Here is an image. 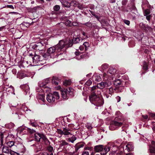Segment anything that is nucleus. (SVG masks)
Segmentation results:
<instances>
[{
  "mask_svg": "<svg viewBox=\"0 0 155 155\" xmlns=\"http://www.w3.org/2000/svg\"><path fill=\"white\" fill-rule=\"evenodd\" d=\"M116 99H117V102H119L120 101V99H121V98H120V97L119 96H117L116 97Z\"/></svg>",
  "mask_w": 155,
  "mask_h": 155,
  "instance_id": "nucleus-62",
  "label": "nucleus"
},
{
  "mask_svg": "<svg viewBox=\"0 0 155 155\" xmlns=\"http://www.w3.org/2000/svg\"><path fill=\"white\" fill-rule=\"evenodd\" d=\"M42 138V140H43V142L46 145H49L50 144V142L46 137L44 135L43 136Z\"/></svg>",
  "mask_w": 155,
  "mask_h": 155,
  "instance_id": "nucleus-30",
  "label": "nucleus"
},
{
  "mask_svg": "<svg viewBox=\"0 0 155 155\" xmlns=\"http://www.w3.org/2000/svg\"><path fill=\"white\" fill-rule=\"evenodd\" d=\"M133 144L129 142L126 146V148L125 150H124V147H120V150L122 153L123 151L125 153L126 151L128 152L131 151L133 150Z\"/></svg>",
  "mask_w": 155,
  "mask_h": 155,
  "instance_id": "nucleus-6",
  "label": "nucleus"
},
{
  "mask_svg": "<svg viewBox=\"0 0 155 155\" xmlns=\"http://www.w3.org/2000/svg\"><path fill=\"white\" fill-rule=\"evenodd\" d=\"M8 125L9 128L13 127L14 126V124L12 123H10Z\"/></svg>",
  "mask_w": 155,
  "mask_h": 155,
  "instance_id": "nucleus-61",
  "label": "nucleus"
},
{
  "mask_svg": "<svg viewBox=\"0 0 155 155\" xmlns=\"http://www.w3.org/2000/svg\"><path fill=\"white\" fill-rule=\"evenodd\" d=\"M37 97L40 103L41 104H45V95L43 93L38 94Z\"/></svg>",
  "mask_w": 155,
  "mask_h": 155,
  "instance_id": "nucleus-8",
  "label": "nucleus"
},
{
  "mask_svg": "<svg viewBox=\"0 0 155 155\" xmlns=\"http://www.w3.org/2000/svg\"><path fill=\"white\" fill-rule=\"evenodd\" d=\"M9 148L6 146H4L2 148V151L3 152L6 153H8L10 151Z\"/></svg>",
  "mask_w": 155,
  "mask_h": 155,
  "instance_id": "nucleus-28",
  "label": "nucleus"
},
{
  "mask_svg": "<svg viewBox=\"0 0 155 155\" xmlns=\"http://www.w3.org/2000/svg\"><path fill=\"white\" fill-rule=\"evenodd\" d=\"M33 62L35 64H37L38 63V62L40 61V56L35 54H34V55L33 57H32Z\"/></svg>",
  "mask_w": 155,
  "mask_h": 155,
  "instance_id": "nucleus-11",
  "label": "nucleus"
},
{
  "mask_svg": "<svg viewBox=\"0 0 155 155\" xmlns=\"http://www.w3.org/2000/svg\"><path fill=\"white\" fill-rule=\"evenodd\" d=\"M92 79L93 81H100L101 80V78L100 76L97 74H95L92 77Z\"/></svg>",
  "mask_w": 155,
  "mask_h": 155,
  "instance_id": "nucleus-16",
  "label": "nucleus"
},
{
  "mask_svg": "<svg viewBox=\"0 0 155 155\" xmlns=\"http://www.w3.org/2000/svg\"><path fill=\"white\" fill-rule=\"evenodd\" d=\"M104 87H107L110 86L111 83L110 81L109 80H107L106 81L104 82Z\"/></svg>",
  "mask_w": 155,
  "mask_h": 155,
  "instance_id": "nucleus-35",
  "label": "nucleus"
},
{
  "mask_svg": "<svg viewBox=\"0 0 155 155\" xmlns=\"http://www.w3.org/2000/svg\"><path fill=\"white\" fill-rule=\"evenodd\" d=\"M97 94L94 91L91 92L89 99L91 102L95 105L97 107L101 106L103 104L104 101L101 97H98Z\"/></svg>",
  "mask_w": 155,
  "mask_h": 155,
  "instance_id": "nucleus-2",
  "label": "nucleus"
},
{
  "mask_svg": "<svg viewBox=\"0 0 155 155\" xmlns=\"http://www.w3.org/2000/svg\"><path fill=\"white\" fill-rule=\"evenodd\" d=\"M108 68V65L107 64H104L99 68V69L101 71L106 70Z\"/></svg>",
  "mask_w": 155,
  "mask_h": 155,
  "instance_id": "nucleus-24",
  "label": "nucleus"
},
{
  "mask_svg": "<svg viewBox=\"0 0 155 155\" xmlns=\"http://www.w3.org/2000/svg\"><path fill=\"white\" fill-rule=\"evenodd\" d=\"M44 135L39 133H35V138L36 140L40 141L41 139H42L43 136Z\"/></svg>",
  "mask_w": 155,
  "mask_h": 155,
  "instance_id": "nucleus-10",
  "label": "nucleus"
},
{
  "mask_svg": "<svg viewBox=\"0 0 155 155\" xmlns=\"http://www.w3.org/2000/svg\"><path fill=\"white\" fill-rule=\"evenodd\" d=\"M79 3L75 1H72L71 3V5H72L75 7H77Z\"/></svg>",
  "mask_w": 155,
  "mask_h": 155,
  "instance_id": "nucleus-36",
  "label": "nucleus"
},
{
  "mask_svg": "<svg viewBox=\"0 0 155 155\" xmlns=\"http://www.w3.org/2000/svg\"><path fill=\"white\" fill-rule=\"evenodd\" d=\"M145 16H146V18L147 19V20L149 21H150V19L152 17L151 15H146Z\"/></svg>",
  "mask_w": 155,
  "mask_h": 155,
  "instance_id": "nucleus-54",
  "label": "nucleus"
},
{
  "mask_svg": "<svg viewBox=\"0 0 155 155\" xmlns=\"http://www.w3.org/2000/svg\"><path fill=\"white\" fill-rule=\"evenodd\" d=\"M60 7L58 5H56L54 7V10L55 11H58L60 9Z\"/></svg>",
  "mask_w": 155,
  "mask_h": 155,
  "instance_id": "nucleus-53",
  "label": "nucleus"
},
{
  "mask_svg": "<svg viewBox=\"0 0 155 155\" xmlns=\"http://www.w3.org/2000/svg\"><path fill=\"white\" fill-rule=\"evenodd\" d=\"M24 25L26 26L27 27H29V26L30 24L29 23L27 22H24Z\"/></svg>",
  "mask_w": 155,
  "mask_h": 155,
  "instance_id": "nucleus-64",
  "label": "nucleus"
},
{
  "mask_svg": "<svg viewBox=\"0 0 155 155\" xmlns=\"http://www.w3.org/2000/svg\"><path fill=\"white\" fill-rule=\"evenodd\" d=\"M60 146H65L68 144V143H67L65 140H62L60 141Z\"/></svg>",
  "mask_w": 155,
  "mask_h": 155,
  "instance_id": "nucleus-42",
  "label": "nucleus"
},
{
  "mask_svg": "<svg viewBox=\"0 0 155 155\" xmlns=\"http://www.w3.org/2000/svg\"><path fill=\"white\" fill-rule=\"evenodd\" d=\"M31 125L34 127H36L38 125L37 124L36 122H32L31 123Z\"/></svg>",
  "mask_w": 155,
  "mask_h": 155,
  "instance_id": "nucleus-58",
  "label": "nucleus"
},
{
  "mask_svg": "<svg viewBox=\"0 0 155 155\" xmlns=\"http://www.w3.org/2000/svg\"><path fill=\"white\" fill-rule=\"evenodd\" d=\"M52 94L54 95V97L55 98H56L57 99H59L60 98V96L58 92H54L53 93V94Z\"/></svg>",
  "mask_w": 155,
  "mask_h": 155,
  "instance_id": "nucleus-39",
  "label": "nucleus"
},
{
  "mask_svg": "<svg viewBox=\"0 0 155 155\" xmlns=\"http://www.w3.org/2000/svg\"><path fill=\"white\" fill-rule=\"evenodd\" d=\"M77 7L81 9H82L83 8H87L86 6H83L81 4L79 3V5Z\"/></svg>",
  "mask_w": 155,
  "mask_h": 155,
  "instance_id": "nucleus-45",
  "label": "nucleus"
},
{
  "mask_svg": "<svg viewBox=\"0 0 155 155\" xmlns=\"http://www.w3.org/2000/svg\"><path fill=\"white\" fill-rule=\"evenodd\" d=\"M153 146L150 147V151L151 153H155V142L152 141L151 142Z\"/></svg>",
  "mask_w": 155,
  "mask_h": 155,
  "instance_id": "nucleus-21",
  "label": "nucleus"
},
{
  "mask_svg": "<svg viewBox=\"0 0 155 155\" xmlns=\"http://www.w3.org/2000/svg\"><path fill=\"white\" fill-rule=\"evenodd\" d=\"M64 23L65 25L68 27H71L72 25H73L71 21L68 19H66Z\"/></svg>",
  "mask_w": 155,
  "mask_h": 155,
  "instance_id": "nucleus-31",
  "label": "nucleus"
},
{
  "mask_svg": "<svg viewBox=\"0 0 155 155\" xmlns=\"http://www.w3.org/2000/svg\"><path fill=\"white\" fill-rule=\"evenodd\" d=\"M85 47V50L86 51L88 49V48L89 46V45L88 42H84L83 45Z\"/></svg>",
  "mask_w": 155,
  "mask_h": 155,
  "instance_id": "nucleus-40",
  "label": "nucleus"
},
{
  "mask_svg": "<svg viewBox=\"0 0 155 155\" xmlns=\"http://www.w3.org/2000/svg\"><path fill=\"white\" fill-rule=\"evenodd\" d=\"M9 153L11 155H20L19 153L14 152L13 151L10 150V151L9 152Z\"/></svg>",
  "mask_w": 155,
  "mask_h": 155,
  "instance_id": "nucleus-43",
  "label": "nucleus"
},
{
  "mask_svg": "<svg viewBox=\"0 0 155 155\" xmlns=\"http://www.w3.org/2000/svg\"><path fill=\"white\" fill-rule=\"evenodd\" d=\"M61 2L62 5L65 7L69 8L71 6V3L66 0H62Z\"/></svg>",
  "mask_w": 155,
  "mask_h": 155,
  "instance_id": "nucleus-20",
  "label": "nucleus"
},
{
  "mask_svg": "<svg viewBox=\"0 0 155 155\" xmlns=\"http://www.w3.org/2000/svg\"><path fill=\"white\" fill-rule=\"evenodd\" d=\"M8 89H9V90H8L7 91L8 92H11L12 93H13L14 94H15L14 93V89L13 86H10L8 88Z\"/></svg>",
  "mask_w": 155,
  "mask_h": 155,
  "instance_id": "nucleus-37",
  "label": "nucleus"
},
{
  "mask_svg": "<svg viewBox=\"0 0 155 155\" xmlns=\"http://www.w3.org/2000/svg\"><path fill=\"white\" fill-rule=\"evenodd\" d=\"M143 69L145 70H148V68L147 64L145 62H144L143 63Z\"/></svg>",
  "mask_w": 155,
  "mask_h": 155,
  "instance_id": "nucleus-48",
  "label": "nucleus"
},
{
  "mask_svg": "<svg viewBox=\"0 0 155 155\" xmlns=\"http://www.w3.org/2000/svg\"><path fill=\"white\" fill-rule=\"evenodd\" d=\"M128 1L127 0H123L121 2L122 6H124L127 5V3Z\"/></svg>",
  "mask_w": 155,
  "mask_h": 155,
  "instance_id": "nucleus-51",
  "label": "nucleus"
},
{
  "mask_svg": "<svg viewBox=\"0 0 155 155\" xmlns=\"http://www.w3.org/2000/svg\"><path fill=\"white\" fill-rule=\"evenodd\" d=\"M92 84V81L90 80H88L85 83V85L87 86H90Z\"/></svg>",
  "mask_w": 155,
  "mask_h": 155,
  "instance_id": "nucleus-52",
  "label": "nucleus"
},
{
  "mask_svg": "<svg viewBox=\"0 0 155 155\" xmlns=\"http://www.w3.org/2000/svg\"><path fill=\"white\" fill-rule=\"evenodd\" d=\"M98 87H97V86H94L93 87H91V92L92 91H94L95 92V93H97V88H98Z\"/></svg>",
  "mask_w": 155,
  "mask_h": 155,
  "instance_id": "nucleus-41",
  "label": "nucleus"
},
{
  "mask_svg": "<svg viewBox=\"0 0 155 155\" xmlns=\"http://www.w3.org/2000/svg\"><path fill=\"white\" fill-rule=\"evenodd\" d=\"M121 83V81L119 79H117L114 81V84L117 86H119Z\"/></svg>",
  "mask_w": 155,
  "mask_h": 155,
  "instance_id": "nucleus-34",
  "label": "nucleus"
},
{
  "mask_svg": "<svg viewBox=\"0 0 155 155\" xmlns=\"http://www.w3.org/2000/svg\"><path fill=\"white\" fill-rule=\"evenodd\" d=\"M56 132L60 135V136H58L60 137L62 135H64L68 137V135L70 134H71V130L68 128L66 127L64 128L63 130L60 129H57Z\"/></svg>",
  "mask_w": 155,
  "mask_h": 155,
  "instance_id": "nucleus-5",
  "label": "nucleus"
},
{
  "mask_svg": "<svg viewBox=\"0 0 155 155\" xmlns=\"http://www.w3.org/2000/svg\"><path fill=\"white\" fill-rule=\"evenodd\" d=\"M31 46L32 48L36 50L37 47V43L32 44L31 45Z\"/></svg>",
  "mask_w": 155,
  "mask_h": 155,
  "instance_id": "nucleus-50",
  "label": "nucleus"
},
{
  "mask_svg": "<svg viewBox=\"0 0 155 155\" xmlns=\"http://www.w3.org/2000/svg\"><path fill=\"white\" fill-rule=\"evenodd\" d=\"M43 48L42 44L40 42L37 43V47L36 50L37 51H41L42 50Z\"/></svg>",
  "mask_w": 155,
  "mask_h": 155,
  "instance_id": "nucleus-29",
  "label": "nucleus"
},
{
  "mask_svg": "<svg viewBox=\"0 0 155 155\" xmlns=\"http://www.w3.org/2000/svg\"><path fill=\"white\" fill-rule=\"evenodd\" d=\"M15 149H16L18 152L20 153H24L25 151V148L23 145L21 143L17 144L14 146Z\"/></svg>",
  "mask_w": 155,
  "mask_h": 155,
  "instance_id": "nucleus-7",
  "label": "nucleus"
},
{
  "mask_svg": "<svg viewBox=\"0 0 155 155\" xmlns=\"http://www.w3.org/2000/svg\"><path fill=\"white\" fill-rule=\"evenodd\" d=\"M93 15L96 18H97L98 21H100L99 19L100 18L98 16L96 15L95 14H93Z\"/></svg>",
  "mask_w": 155,
  "mask_h": 155,
  "instance_id": "nucleus-60",
  "label": "nucleus"
},
{
  "mask_svg": "<svg viewBox=\"0 0 155 155\" xmlns=\"http://www.w3.org/2000/svg\"><path fill=\"white\" fill-rule=\"evenodd\" d=\"M116 71V70L112 68H110L107 71L108 73L111 77V79L113 78V76L114 75Z\"/></svg>",
  "mask_w": 155,
  "mask_h": 155,
  "instance_id": "nucleus-14",
  "label": "nucleus"
},
{
  "mask_svg": "<svg viewBox=\"0 0 155 155\" xmlns=\"http://www.w3.org/2000/svg\"><path fill=\"white\" fill-rule=\"evenodd\" d=\"M71 82L69 80H65L64 82V84L65 86H67L70 84Z\"/></svg>",
  "mask_w": 155,
  "mask_h": 155,
  "instance_id": "nucleus-44",
  "label": "nucleus"
},
{
  "mask_svg": "<svg viewBox=\"0 0 155 155\" xmlns=\"http://www.w3.org/2000/svg\"><path fill=\"white\" fill-rule=\"evenodd\" d=\"M79 49L81 51H84V47L83 45H81L79 47Z\"/></svg>",
  "mask_w": 155,
  "mask_h": 155,
  "instance_id": "nucleus-59",
  "label": "nucleus"
},
{
  "mask_svg": "<svg viewBox=\"0 0 155 155\" xmlns=\"http://www.w3.org/2000/svg\"><path fill=\"white\" fill-rule=\"evenodd\" d=\"M104 79L105 80H107L108 79H110L111 78V77L110 75L108 73V72L106 73H104L103 74Z\"/></svg>",
  "mask_w": 155,
  "mask_h": 155,
  "instance_id": "nucleus-26",
  "label": "nucleus"
},
{
  "mask_svg": "<svg viewBox=\"0 0 155 155\" xmlns=\"http://www.w3.org/2000/svg\"><path fill=\"white\" fill-rule=\"evenodd\" d=\"M3 135L4 134L3 133L1 132L0 134V141L1 142V146L3 145Z\"/></svg>",
  "mask_w": 155,
  "mask_h": 155,
  "instance_id": "nucleus-38",
  "label": "nucleus"
},
{
  "mask_svg": "<svg viewBox=\"0 0 155 155\" xmlns=\"http://www.w3.org/2000/svg\"><path fill=\"white\" fill-rule=\"evenodd\" d=\"M112 146L110 147V148H109L110 149H111V150L112 151V153H115V152L118 149V147L117 145H115L113 143H111Z\"/></svg>",
  "mask_w": 155,
  "mask_h": 155,
  "instance_id": "nucleus-23",
  "label": "nucleus"
},
{
  "mask_svg": "<svg viewBox=\"0 0 155 155\" xmlns=\"http://www.w3.org/2000/svg\"><path fill=\"white\" fill-rule=\"evenodd\" d=\"M21 87L26 92V94L29 93V88L28 85L27 84H25L21 86Z\"/></svg>",
  "mask_w": 155,
  "mask_h": 155,
  "instance_id": "nucleus-15",
  "label": "nucleus"
},
{
  "mask_svg": "<svg viewBox=\"0 0 155 155\" xmlns=\"http://www.w3.org/2000/svg\"><path fill=\"white\" fill-rule=\"evenodd\" d=\"M73 41H70L68 42L64 41L63 40H60L59 43L56 45L51 47L48 49L47 52L50 54H52L51 55V58H55L57 57L61 53L59 54L58 52L60 51L64 47L68 48L71 47L73 45Z\"/></svg>",
  "mask_w": 155,
  "mask_h": 155,
  "instance_id": "nucleus-1",
  "label": "nucleus"
},
{
  "mask_svg": "<svg viewBox=\"0 0 155 155\" xmlns=\"http://www.w3.org/2000/svg\"><path fill=\"white\" fill-rule=\"evenodd\" d=\"M150 11L149 10L147 9L145 10V11L144 12V16H146L147 15H150Z\"/></svg>",
  "mask_w": 155,
  "mask_h": 155,
  "instance_id": "nucleus-46",
  "label": "nucleus"
},
{
  "mask_svg": "<svg viewBox=\"0 0 155 155\" xmlns=\"http://www.w3.org/2000/svg\"><path fill=\"white\" fill-rule=\"evenodd\" d=\"M47 149L49 151L51 152L53 151V148L52 147L50 146L48 147Z\"/></svg>",
  "mask_w": 155,
  "mask_h": 155,
  "instance_id": "nucleus-56",
  "label": "nucleus"
},
{
  "mask_svg": "<svg viewBox=\"0 0 155 155\" xmlns=\"http://www.w3.org/2000/svg\"><path fill=\"white\" fill-rule=\"evenodd\" d=\"M102 145H98L94 147V150L95 152H98L101 151L102 149H103Z\"/></svg>",
  "mask_w": 155,
  "mask_h": 155,
  "instance_id": "nucleus-22",
  "label": "nucleus"
},
{
  "mask_svg": "<svg viewBox=\"0 0 155 155\" xmlns=\"http://www.w3.org/2000/svg\"><path fill=\"white\" fill-rule=\"evenodd\" d=\"M73 89L70 87H68L61 91V94L62 97L64 99H68V94L71 95L73 92Z\"/></svg>",
  "mask_w": 155,
  "mask_h": 155,
  "instance_id": "nucleus-4",
  "label": "nucleus"
},
{
  "mask_svg": "<svg viewBox=\"0 0 155 155\" xmlns=\"http://www.w3.org/2000/svg\"><path fill=\"white\" fill-rule=\"evenodd\" d=\"M82 40V38L81 37L76 38H75L73 43L75 44L79 43L80 41H81Z\"/></svg>",
  "mask_w": 155,
  "mask_h": 155,
  "instance_id": "nucleus-33",
  "label": "nucleus"
},
{
  "mask_svg": "<svg viewBox=\"0 0 155 155\" xmlns=\"http://www.w3.org/2000/svg\"><path fill=\"white\" fill-rule=\"evenodd\" d=\"M119 9L121 11L123 12H128L129 10L130 9V7L129 5H128L127 6L126 5L124 6H122Z\"/></svg>",
  "mask_w": 155,
  "mask_h": 155,
  "instance_id": "nucleus-18",
  "label": "nucleus"
},
{
  "mask_svg": "<svg viewBox=\"0 0 155 155\" xmlns=\"http://www.w3.org/2000/svg\"><path fill=\"white\" fill-rule=\"evenodd\" d=\"M89 153L88 151H84L83 152L82 155H89Z\"/></svg>",
  "mask_w": 155,
  "mask_h": 155,
  "instance_id": "nucleus-57",
  "label": "nucleus"
},
{
  "mask_svg": "<svg viewBox=\"0 0 155 155\" xmlns=\"http://www.w3.org/2000/svg\"><path fill=\"white\" fill-rule=\"evenodd\" d=\"M49 81L48 79H46L40 81L38 83V86L41 87H43L48 84Z\"/></svg>",
  "mask_w": 155,
  "mask_h": 155,
  "instance_id": "nucleus-17",
  "label": "nucleus"
},
{
  "mask_svg": "<svg viewBox=\"0 0 155 155\" xmlns=\"http://www.w3.org/2000/svg\"><path fill=\"white\" fill-rule=\"evenodd\" d=\"M97 87L100 89H102L104 88V82H101L97 84Z\"/></svg>",
  "mask_w": 155,
  "mask_h": 155,
  "instance_id": "nucleus-32",
  "label": "nucleus"
},
{
  "mask_svg": "<svg viewBox=\"0 0 155 155\" xmlns=\"http://www.w3.org/2000/svg\"><path fill=\"white\" fill-rule=\"evenodd\" d=\"M119 9L121 11L123 12H128L129 10L130 9V7L129 5H128L127 6L126 5L124 6H122Z\"/></svg>",
  "mask_w": 155,
  "mask_h": 155,
  "instance_id": "nucleus-19",
  "label": "nucleus"
},
{
  "mask_svg": "<svg viewBox=\"0 0 155 155\" xmlns=\"http://www.w3.org/2000/svg\"><path fill=\"white\" fill-rule=\"evenodd\" d=\"M21 109L22 110H23L24 112L27 111L28 110V108L25 106H22Z\"/></svg>",
  "mask_w": 155,
  "mask_h": 155,
  "instance_id": "nucleus-49",
  "label": "nucleus"
},
{
  "mask_svg": "<svg viewBox=\"0 0 155 155\" xmlns=\"http://www.w3.org/2000/svg\"><path fill=\"white\" fill-rule=\"evenodd\" d=\"M123 123V121L120 117H116L114 120L111 122L109 126L110 129L111 130H114L117 127L121 126Z\"/></svg>",
  "mask_w": 155,
  "mask_h": 155,
  "instance_id": "nucleus-3",
  "label": "nucleus"
},
{
  "mask_svg": "<svg viewBox=\"0 0 155 155\" xmlns=\"http://www.w3.org/2000/svg\"><path fill=\"white\" fill-rule=\"evenodd\" d=\"M116 71V70L112 68H110L107 71L108 73L111 77V79L113 78V76L114 75Z\"/></svg>",
  "mask_w": 155,
  "mask_h": 155,
  "instance_id": "nucleus-13",
  "label": "nucleus"
},
{
  "mask_svg": "<svg viewBox=\"0 0 155 155\" xmlns=\"http://www.w3.org/2000/svg\"><path fill=\"white\" fill-rule=\"evenodd\" d=\"M27 130L29 133L31 134H33L35 132V130L28 128H27Z\"/></svg>",
  "mask_w": 155,
  "mask_h": 155,
  "instance_id": "nucleus-47",
  "label": "nucleus"
},
{
  "mask_svg": "<svg viewBox=\"0 0 155 155\" xmlns=\"http://www.w3.org/2000/svg\"><path fill=\"white\" fill-rule=\"evenodd\" d=\"M55 97L51 94H49L47 96L46 99L50 103H53L55 101Z\"/></svg>",
  "mask_w": 155,
  "mask_h": 155,
  "instance_id": "nucleus-9",
  "label": "nucleus"
},
{
  "mask_svg": "<svg viewBox=\"0 0 155 155\" xmlns=\"http://www.w3.org/2000/svg\"><path fill=\"white\" fill-rule=\"evenodd\" d=\"M7 145L9 147H13L12 148V149H15V147H14V146L16 145L14 144V143L13 141H8L7 142Z\"/></svg>",
  "mask_w": 155,
  "mask_h": 155,
  "instance_id": "nucleus-27",
  "label": "nucleus"
},
{
  "mask_svg": "<svg viewBox=\"0 0 155 155\" xmlns=\"http://www.w3.org/2000/svg\"><path fill=\"white\" fill-rule=\"evenodd\" d=\"M110 150V149L109 146H106L104 147L103 146V149L101 152V155H104L106 154Z\"/></svg>",
  "mask_w": 155,
  "mask_h": 155,
  "instance_id": "nucleus-12",
  "label": "nucleus"
},
{
  "mask_svg": "<svg viewBox=\"0 0 155 155\" xmlns=\"http://www.w3.org/2000/svg\"><path fill=\"white\" fill-rule=\"evenodd\" d=\"M124 22L125 24H126L127 25H129L130 24V21L128 20H124Z\"/></svg>",
  "mask_w": 155,
  "mask_h": 155,
  "instance_id": "nucleus-55",
  "label": "nucleus"
},
{
  "mask_svg": "<svg viewBox=\"0 0 155 155\" xmlns=\"http://www.w3.org/2000/svg\"><path fill=\"white\" fill-rule=\"evenodd\" d=\"M76 139L77 137L73 135L71 137L67 138V140L69 142H71L72 143H73Z\"/></svg>",
  "mask_w": 155,
  "mask_h": 155,
  "instance_id": "nucleus-25",
  "label": "nucleus"
},
{
  "mask_svg": "<svg viewBox=\"0 0 155 155\" xmlns=\"http://www.w3.org/2000/svg\"><path fill=\"white\" fill-rule=\"evenodd\" d=\"M94 6L93 5H90L89 6V7L91 9H93L94 8Z\"/></svg>",
  "mask_w": 155,
  "mask_h": 155,
  "instance_id": "nucleus-63",
  "label": "nucleus"
}]
</instances>
